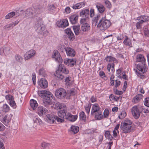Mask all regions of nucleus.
<instances>
[{
    "mask_svg": "<svg viewBox=\"0 0 149 149\" xmlns=\"http://www.w3.org/2000/svg\"><path fill=\"white\" fill-rule=\"evenodd\" d=\"M77 60L75 58H66L64 60V63L70 67H73L76 64Z\"/></svg>",
    "mask_w": 149,
    "mask_h": 149,
    "instance_id": "ddd939ff",
    "label": "nucleus"
},
{
    "mask_svg": "<svg viewBox=\"0 0 149 149\" xmlns=\"http://www.w3.org/2000/svg\"><path fill=\"white\" fill-rule=\"evenodd\" d=\"M143 95L141 94H138L137 95L133 98L132 100V102L135 103L138 102L141 99H142Z\"/></svg>",
    "mask_w": 149,
    "mask_h": 149,
    "instance_id": "cd10ccee",
    "label": "nucleus"
},
{
    "mask_svg": "<svg viewBox=\"0 0 149 149\" xmlns=\"http://www.w3.org/2000/svg\"><path fill=\"white\" fill-rule=\"evenodd\" d=\"M57 58V60H56V61H58L59 64H61L63 62V60L61 55H60V56H58Z\"/></svg>",
    "mask_w": 149,
    "mask_h": 149,
    "instance_id": "338daca9",
    "label": "nucleus"
},
{
    "mask_svg": "<svg viewBox=\"0 0 149 149\" xmlns=\"http://www.w3.org/2000/svg\"><path fill=\"white\" fill-rule=\"evenodd\" d=\"M11 119L10 118V116L8 115H6L3 118V123L6 125L8 124L10 122Z\"/></svg>",
    "mask_w": 149,
    "mask_h": 149,
    "instance_id": "7c9ffc66",
    "label": "nucleus"
},
{
    "mask_svg": "<svg viewBox=\"0 0 149 149\" xmlns=\"http://www.w3.org/2000/svg\"><path fill=\"white\" fill-rule=\"evenodd\" d=\"M126 112L125 111H122L118 117L120 119H122L126 116Z\"/></svg>",
    "mask_w": 149,
    "mask_h": 149,
    "instance_id": "de8ad7c7",
    "label": "nucleus"
},
{
    "mask_svg": "<svg viewBox=\"0 0 149 149\" xmlns=\"http://www.w3.org/2000/svg\"><path fill=\"white\" fill-rule=\"evenodd\" d=\"M15 59L16 61L21 64L23 63V58L21 56L18 54H16L15 55Z\"/></svg>",
    "mask_w": 149,
    "mask_h": 149,
    "instance_id": "2f4dec72",
    "label": "nucleus"
},
{
    "mask_svg": "<svg viewBox=\"0 0 149 149\" xmlns=\"http://www.w3.org/2000/svg\"><path fill=\"white\" fill-rule=\"evenodd\" d=\"M30 104L31 107L34 110H35L38 106V104L36 101L33 99L30 100Z\"/></svg>",
    "mask_w": 149,
    "mask_h": 149,
    "instance_id": "393cba45",
    "label": "nucleus"
},
{
    "mask_svg": "<svg viewBox=\"0 0 149 149\" xmlns=\"http://www.w3.org/2000/svg\"><path fill=\"white\" fill-rule=\"evenodd\" d=\"M49 92L45 90H42L41 91H38V94L42 98H43L45 97L47 94L49 93Z\"/></svg>",
    "mask_w": 149,
    "mask_h": 149,
    "instance_id": "473e14b6",
    "label": "nucleus"
},
{
    "mask_svg": "<svg viewBox=\"0 0 149 149\" xmlns=\"http://www.w3.org/2000/svg\"><path fill=\"white\" fill-rule=\"evenodd\" d=\"M102 111L101 110V108L98 104L95 103L93 105L91 115L92 116H94L96 120H99L102 119Z\"/></svg>",
    "mask_w": 149,
    "mask_h": 149,
    "instance_id": "f257e3e1",
    "label": "nucleus"
},
{
    "mask_svg": "<svg viewBox=\"0 0 149 149\" xmlns=\"http://www.w3.org/2000/svg\"><path fill=\"white\" fill-rule=\"evenodd\" d=\"M25 14L28 16H33V15L32 10L30 9H28L26 10L25 12Z\"/></svg>",
    "mask_w": 149,
    "mask_h": 149,
    "instance_id": "8fccbe9b",
    "label": "nucleus"
},
{
    "mask_svg": "<svg viewBox=\"0 0 149 149\" xmlns=\"http://www.w3.org/2000/svg\"><path fill=\"white\" fill-rule=\"evenodd\" d=\"M54 116L51 114H47L45 116V118L47 122L50 123H54L55 122Z\"/></svg>",
    "mask_w": 149,
    "mask_h": 149,
    "instance_id": "aec40b11",
    "label": "nucleus"
},
{
    "mask_svg": "<svg viewBox=\"0 0 149 149\" xmlns=\"http://www.w3.org/2000/svg\"><path fill=\"white\" fill-rule=\"evenodd\" d=\"M79 118L80 120L84 121V122L86 121V116L84 111H81L79 113Z\"/></svg>",
    "mask_w": 149,
    "mask_h": 149,
    "instance_id": "c9c22d12",
    "label": "nucleus"
},
{
    "mask_svg": "<svg viewBox=\"0 0 149 149\" xmlns=\"http://www.w3.org/2000/svg\"><path fill=\"white\" fill-rule=\"evenodd\" d=\"M136 61L139 63L146 62V59L143 55L140 54L137 56Z\"/></svg>",
    "mask_w": 149,
    "mask_h": 149,
    "instance_id": "bb28decb",
    "label": "nucleus"
},
{
    "mask_svg": "<svg viewBox=\"0 0 149 149\" xmlns=\"http://www.w3.org/2000/svg\"><path fill=\"white\" fill-rule=\"evenodd\" d=\"M149 19V17L147 16L143 15L140 17V20L143 23L146 22L148 21Z\"/></svg>",
    "mask_w": 149,
    "mask_h": 149,
    "instance_id": "58836bf2",
    "label": "nucleus"
},
{
    "mask_svg": "<svg viewBox=\"0 0 149 149\" xmlns=\"http://www.w3.org/2000/svg\"><path fill=\"white\" fill-rule=\"evenodd\" d=\"M125 39L123 42V43L126 46H128L130 47H132L131 40L126 35H125Z\"/></svg>",
    "mask_w": 149,
    "mask_h": 149,
    "instance_id": "5701e85b",
    "label": "nucleus"
},
{
    "mask_svg": "<svg viewBox=\"0 0 149 149\" xmlns=\"http://www.w3.org/2000/svg\"><path fill=\"white\" fill-rule=\"evenodd\" d=\"M134 70H135V72L137 75L139 77H140V78L141 79H142L146 77V76L145 75L142 74L141 73H140L137 70H135L134 69Z\"/></svg>",
    "mask_w": 149,
    "mask_h": 149,
    "instance_id": "09e8293b",
    "label": "nucleus"
},
{
    "mask_svg": "<svg viewBox=\"0 0 149 149\" xmlns=\"http://www.w3.org/2000/svg\"><path fill=\"white\" fill-rule=\"evenodd\" d=\"M105 3L106 5V6L107 8H111V5L110 2L109 1H105Z\"/></svg>",
    "mask_w": 149,
    "mask_h": 149,
    "instance_id": "774afa93",
    "label": "nucleus"
},
{
    "mask_svg": "<svg viewBox=\"0 0 149 149\" xmlns=\"http://www.w3.org/2000/svg\"><path fill=\"white\" fill-rule=\"evenodd\" d=\"M36 52L33 49H31L26 52L24 54V59L27 60L35 56Z\"/></svg>",
    "mask_w": 149,
    "mask_h": 149,
    "instance_id": "4468645a",
    "label": "nucleus"
},
{
    "mask_svg": "<svg viewBox=\"0 0 149 149\" xmlns=\"http://www.w3.org/2000/svg\"><path fill=\"white\" fill-rule=\"evenodd\" d=\"M10 109L9 107L7 104H5L3 105V112H8L9 111Z\"/></svg>",
    "mask_w": 149,
    "mask_h": 149,
    "instance_id": "49530a36",
    "label": "nucleus"
},
{
    "mask_svg": "<svg viewBox=\"0 0 149 149\" xmlns=\"http://www.w3.org/2000/svg\"><path fill=\"white\" fill-rule=\"evenodd\" d=\"M37 111L38 114L40 116L45 115L48 112L47 109L42 106L38 107Z\"/></svg>",
    "mask_w": 149,
    "mask_h": 149,
    "instance_id": "f3484780",
    "label": "nucleus"
},
{
    "mask_svg": "<svg viewBox=\"0 0 149 149\" xmlns=\"http://www.w3.org/2000/svg\"><path fill=\"white\" fill-rule=\"evenodd\" d=\"M59 56H60V54L58 51L57 50L54 51L52 56V57L55 58V60H57V58Z\"/></svg>",
    "mask_w": 149,
    "mask_h": 149,
    "instance_id": "37998d69",
    "label": "nucleus"
},
{
    "mask_svg": "<svg viewBox=\"0 0 149 149\" xmlns=\"http://www.w3.org/2000/svg\"><path fill=\"white\" fill-rule=\"evenodd\" d=\"M122 124V123H121L120 128L123 133H129L134 130V126L133 125H127L126 123H124L123 125Z\"/></svg>",
    "mask_w": 149,
    "mask_h": 149,
    "instance_id": "423d86ee",
    "label": "nucleus"
},
{
    "mask_svg": "<svg viewBox=\"0 0 149 149\" xmlns=\"http://www.w3.org/2000/svg\"><path fill=\"white\" fill-rule=\"evenodd\" d=\"M66 48L65 46L64 45H60L58 46V50L61 52L62 53H64V50L65 51V49Z\"/></svg>",
    "mask_w": 149,
    "mask_h": 149,
    "instance_id": "e433bc0d",
    "label": "nucleus"
},
{
    "mask_svg": "<svg viewBox=\"0 0 149 149\" xmlns=\"http://www.w3.org/2000/svg\"><path fill=\"white\" fill-rule=\"evenodd\" d=\"M141 106H134L132 108L131 111L134 118L135 119H138L141 113Z\"/></svg>",
    "mask_w": 149,
    "mask_h": 149,
    "instance_id": "0eeeda50",
    "label": "nucleus"
},
{
    "mask_svg": "<svg viewBox=\"0 0 149 149\" xmlns=\"http://www.w3.org/2000/svg\"><path fill=\"white\" fill-rule=\"evenodd\" d=\"M63 20H59L56 22L57 25L59 27L63 28Z\"/></svg>",
    "mask_w": 149,
    "mask_h": 149,
    "instance_id": "5fc2aeb1",
    "label": "nucleus"
},
{
    "mask_svg": "<svg viewBox=\"0 0 149 149\" xmlns=\"http://www.w3.org/2000/svg\"><path fill=\"white\" fill-rule=\"evenodd\" d=\"M34 28L36 31L40 34H42L43 36L48 33V31L46 29L45 26L43 24L41 25L39 22L36 23Z\"/></svg>",
    "mask_w": 149,
    "mask_h": 149,
    "instance_id": "39448f33",
    "label": "nucleus"
},
{
    "mask_svg": "<svg viewBox=\"0 0 149 149\" xmlns=\"http://www.w3.org/2000/svg\"><path fill=\"white\" fill-rule=\"evenodd\" d=\"M103 114L104 115H102V117H102H102L101 118L102 119L105 118H107L108 117L109 114V110L107 109H106L104 112Z\"/></svg>",
    "mask_w": 149,
    "mask_h": 149,
    "instance_id": "ea45409f",
    "label": "nucleus"
},
{
    "mask_svg": "<svg viewBox=\"0 0 149 149\" xmlns=\"http://www.w3.org/2000/svg\"><path fill=\"white\" fill-rule=\"evenodd\" d=\"M36 10L37 11V13L39 14L43 11L44 10V8L42 6H39L36 8Z\"/></svg>",
    "mask_w": 149,
    "mask_h": 149,
    "instance_id": "79ce46f5",
    "label": "nucleus"
},
{
    "mask_svg": "<svg viewBox=\"0 0 149 149\" xmlns=\"http://www.w3.org/2000/svg\"><path fill=\"white\" fill-rule=\"evenodd\" d=\"M48 10L50 12H53L55 10L56 7L53 4L49 5L47 7Z\"/></svg>",
    "mask_w": 149,
    "mask_h": 149,
    "instance_id": "a19ab883",
    "label": "nucleus"
},
{
    "mask_svg": "<svg viewBox=\"0 0 149 149\" xmlns=\"http://www.w3.org/2000/svg\"><path fill=\"white\" fill-rule=\"evenodd\" d=\"M144 34L146 36H148L149 35V27L145 28L144 30Z\"/></svg>",
    "mask_w": 149,
    "mask_h": 149,
    "instance_id": "e2e57ef3",
    "label": "nucleus"
},
{
    "mask_svg": "<svg viewBox=\"0 0 149 149\" xmlns=\"http://www.w3.org/2000/svg\"><path fill=\"white\" fill-rule=\"evenodd\" d=\"M85 107V109L86 112L89 114L90 112V108L91 106V103H89L88 104V105H86Z\"/></svg>",
    "mask_w": 149,
    "mask_h": 149,
    "instance_id": "3c124183",
    "label": "nucleus"
},
{
    "mask_svg": "<svg viewBox=\"0 0 149 149\" xmlns=\"http://www.w3.org/2000/svg\"><path fill=\"white\" fill-rule=\"evenodd\" d=\"M63 27L65 28L66 26H68L69 25V23L68 21V20L67 19H63Z\"/></svg>",
    "mask_w": 149,
    "mask_h": 149,
    "instance_id": "603ef678",
    "label": "nucleus"
},
{
    "mask_svg": "<svg viewBox=\"0 0 149 149\" xmlns=\"http://www.w3.org/2000/svg\"><path fill=\"white\" fill-rule=\"evenodd\" d=\"M136 68L143 74L145 73L148 70V67L146 64V62H140L137 64Z\"/></svg>",
    "mask_w": 149,
    "mask_h": 149,
    "instance_id": "9d476101",
    "label": "nucleus"
},
{
    "mask_svg": "<svg viewBox=\"0 0 149 149\" xmlns=\"http://www.w3.org/2000/svg\"><path fill=\"white\" fill-rule=\"evenodd\" d=\"M78 16L76 14H74L71 15L69 17V19L72 24H76L78 21Z\"/></svg>",
    "mask_w": 149,
    "mask_h": 149,
    "instance_id": "6ab92c4d",
    "label": "nucleus"
},
{
    "mask_svg": "<svg viewBox=\"0 0 149 149\" xmlns=\"http://www.w3.org/2000/svg\"><path fill=\"white\" fill-rule=\"evenodd\" d=\"M74 32L76 35H78L80 33L81 30H80V27L79 25H74L72 26Z\"/></svg>",
    "mask_w": 149,
    "mask_h": 149,
    "instance_id": "c756f323",
    "label": "nucleus"
},
{
    "mask_svg": "<svg viewBox=\"0 0 149 149\" xmlns=\"http://www.w3.org/2000/svg\"><path fill=\"white\" fill-rule=\"evenodd\" d=\"M90 26L87 23H85L82 24L81 27V30L83 32H88L90 29Z\"/></svg>",
    "mask_w": 149,
    "mask_h": 149,
    "instance_id": "4be33fe9",
    "label": "nucleus"
},
{
    "mask_svg": "<svg viewBox=\"0 0 149 149\" xmlns=\"http://www.w3.org/2000/svg\"><path fill=\"white\" fill-rule=\"evenodd\" d=\"M34 123H36L39 125H41L42 124V121L40 119L36 117L33 119Z\"/></svg>",
    "mask_w": 149,
    "mask_h": 149,
    "instance_id": "4c0bfd02",
    "label": "nucleus"
},
{
    "mask_svg": "<svg viewBox=\"0 0 149 149\" xmlns=\"http://www.w3.org/2000/svg\"><path fill=\"white\" fill-rule=\"evenodd\" d=\"M10 48L9 47H3L0 49V54L3 55L9 54L10 52Z\"/></svg>",
    "mask_w": 149,
    "mask_h": 149,
    "instance_id": "a211bd4d",
    "label": "nucleus"
},
{
    "mask_svg": "<svg viewBox=\"0 0 149 149\" xmlns=\"http://www.w3.org/2000/svg\"><path fill=\"white\" fill-rule=\"evenodd\" d=\"M65 32L66 34L69 39L73 41L75 39L74 35L70 28H68L65 30Z\"/></svg>",
    "mask_w": 149,
    "mask_h": 149,
    "instance_id": "2eb2a0df",
    "label": "nucleus"
},
{
    "mask_svg": "<svg viewBox=\"0 0 149 149\" xmlns=\"http://www.w3.org/2000/svg\"><path fill=\"white\" fill-rule=\"evenodd\" d=\"M69 70L66 69L65 67L63 64H60L58 70L56 71L55 75L59 80H62L64 78V76L61 73L67 74L69 73Z\"/></svg>",
    "mask_w": 149,
    "mask_h": 149,
    "instance_id": "f03ea898",
    "label": "nucleus"
},
{
    "mask_svg": "<svg viewBox=\"0 0 149 149\" xmlns=\"http://www.w3.org/2000/svg\"><path fill=\"white\" fill-rule=\"evenodd\" d=\"M10 104L13 108H16V105L15 101L13 100H11L10 102Z\"/></svg>",
    "mask_w": 149,
    "mask_h": 149,
    "instance_id": "6e6d98bb",
    "label": "nucleus"
},
{
    "mask_svg": "<svg viewBox=\"0 0 149 149\" xmlns=\"http://www.w3.org/2000/svg\"><path fill=\"white\" fill-rule=\"evenodd\" d=\"M15 15V12H12L8 13L5 17L6 19H7L12 18Z\"/></svg>",
    "mask_w": 149,
    "mask_h": 149,
    "instance_id": "c03bdc74",
    "label": "nucleus"
},
{
    "mask_svg": "<svg viewBox=\"0 0 149 149\" xmlns=\"http://www.w3.org/2000/svg\"><path fill=\"white\" fill-rule=\"evenodd\" d=\"M49 146V144L45 142H43L41 144V146L44 149H45L47 148H48Z\"/></svg>",
    "mask_w": 149,
    "mask_h": 149,
    "instance_id": "052dcab7",
    "label": "nucleus"
},
{
    "mask_svg": "<svg viewBox=\"0 0 149 149\" xmlns=\"http://www.w3.org/2000/svg\"><path fill=\"white\" fill-rule=\"evenodd\" d=\"M100 15L99 14H97L96 16L93 18V22L95 23V24L97 22L98 20L100 18Z\"/></svg>",
    "mask_w": 149,
    "mask_h": 149,
    "instance_id": "13d9d810",
    "label": "nucleus"
},
{
    "mask_svg": "<svg viewBox=\"0 0 149 149\" xmlns=\"http://www.w3.org/2000/svg\"><path fill=\"white\" fill-rule=\"evenodd\" d=\"M38 85L42 88H47L48 86V83L46 79L44 78H42L38 80Z\"/></svg>",
    "mask_w": 149,
    "mask_h": 149,
    "instance_id": "f8f14e48",
    "label": "nucleus"
},
{
    "mask_svg": "<svg viewBox=\"0 0 149 149\" xmlns=\"http://www.w3.org/2000/svg\"><path fill=\"white\" fill-rule=\"evenodd\" d=\"M55 95L60 99H64L66 97L67 92L64 88H60L57 89L55 91Z\"/></svg>",
    "mask_w": 149,
    "mask_h": 149,
    "instance_id": "6e6552de",
    "label": "nucleus"
},
{
    "mask_svg": "<svg viewBox=\"0 0 149 149\" xmlns=\"http://www.w3.org/2000/svg\"><path fill=\"white\" fill-rule=\"evenodd\" d=\"M45 70L44 68H40L39 71V74L40 75H44L45 73Z\"/></svg>",
    "mask_w": 149,
    "mask_h": 149,
    "instance_id": "bf43d9fd",
    "label": "nucleus"
},
{
    "mask_svg": "<svg viewBox=\"0 0 149 149\" xmlns=\"http://www.w3.org/2000/svg\"><path fill=\"white\" fill-rule=\"evenodd\" d=\"M143 23L140 20L136 22V26L137 29H140L142 28V24Z\"/></svg>",
    "mask_w": 149,
    "mask_h": 149,
    "instance_id": "a18cd8bd",
    "label": "nucleus"
},
{
    "mask_svg": "<svg viewBox=\"0 0 149 149\" xmlns=\"http://www.w3.org/2000/svg\"><path fill=\"white\" fill-rule=\"evenodd\" d=\"M43 105L47 108L53 103V100H55V98L53 97V95L50 92L43 98Z\"/></svg>",
    "mask_w": 149,
    "mask_h": 149,
    "instance_id": "20e7f679",
    "label": "nucleus"
},
{
    "mask_svg": "<svg viewBox=\"0 0 149 149\" xmlns=\"http://www.w3.org/2000/svg\"><path fill=\"white\" fill-rule=\"evenodd\" d=\"M65 52L67 56L71 57H74L76 54L75 50L70 47H66L65 49Z\"/></svg>",
    "mask_w": 149,
    "mask_h": 149,
    "instance_id": "dca6fc26",
    "label": "nucleus"
},
{
    "mask_svg": "<svg viewBox=\"0 0 149 149\" xmlns=\"http://www.w3.org/2000/svg\"><path fill=\"white\" fill-rule=\"evenodd\" d=\"M111 25L110 21L105 19V17H102L100 20L97 25V27L100 30H104L108 28Z\"/></svg>",
    "mask_w": 149,
    "mask_h": 149,
    "instance_id": "7ed1b4c3",
    "label": "nucleus"
},
{
    "mask_svg": "<svg viewBox=\"0 0 149 149\" xmlns=\"http://www.w3.org/2000/svg\"><path fill=\"white\" fill-rule=\"evenodd\" d=\"M58 116H54L55 118V120L59 123H62L64 122V119H65V110H60L58 113Z\"/></svg>",
    "mask_w": 149,
    "mask_h": 149,
    "instance_id": "1a4fd4ad",
    "label": "nucleus"
},
{
    "mask_svg": "<svg viewBox=\"0 0 149 149\" xmlns=\"http://www.w3.org/2000/svg\"><path fill=\"white\" fill-rule=\"evenodd\" d=\"M141 113L142 112H144L146 113H149V109H148V108L147 109L144 108L143 106H141Z\"/></svg>",
    "mask_w": 149,
    "mask_h": 149,
    "instance_id": "4d7b16f0",
    "label": "nucleus"
},
{
    "mask_svg": "<svg viewBox=\"0 0 149 149\" xmlns=\"http://www.w3.org/2000/svg\"><path fill=\"white\" fill-rule=\"evenodd\" d=\"M125 123H126L127 124V125H133V124H132V123L131 121L127 119H126L125 120L124 122H122L121 123H122V125H124V124Z\"/></svg>",
    "mask_w": 149,
    "mask_h": 149,
    "instance_id": "864d4df0",
    "label": "nucleus"
},
{
    "mask_svg": "<svg viewBox=\"0 0 149 149\" xmlns=\"http://www.w3.org/2000/svg\"><path fill=\"white\" fill-rule=\"evenodd\" d=\"M85 4L83 2H81L80 3H78L75 5H74L72 6V8L74 9H79L84 6Z\"/></svg>",
    "mask_w": 149,
    "mask_h": 149,
    "instance_id": "c85d7f7f",
    "label": "nucleus"
},
{
    "mask_svg": "<svg viewBox=\"0 0 149 149\" xmlns=\"http://www.w3.org/2000/svg\"><path fill=\"white\" fill-rule=\"evenodd\" d=\"M32 76L33 84L34 85H35L36 84V76L35 73H33Z\"/></svg>",
    "mask_w": 149,
    "mask_h": 149,
    "instance_id": "0e129e2a",
    "label": "nucleus"
},
{
    "mask_svg": "<svg viewBox=\"0 0 149 149\" xmlns=\"http://www.w3.org/2000/svg\"><path fill=\"white\" fill-rule=\"evenodd\" d=\"M89 10L88 9H85L82 10L80 13V15L82 17H86V18H88Z\"/></svg>",
    "mask_w": 149,
    "mask_h": 149,
    "instance_id": "412c9836",
    "label": "nucleus"
},
{
    "mask_svg": "<svg viewBox=\"0 0 149 149\" xmlns=\"http://www.w3.org/2000/svg\"><path fill=\"white\" fill-rule=\"evenodd\" d=\"M65 119H68L71 122H74L77 119V115H73L71 114L68 112L67 111L65 110Z\"/></svg>",
    "mask_w": 149,
    "mask_h": 149,
    "instance_id": "9b49d317",
    "label": "nucleus"
},
{
    "mask_svg": "<svg viewBox=\"0 0 149 149\" xmlns=\"http://www.w3.org/2000/svg\"><path fill=\"white\" fill-rule=\"evenodd\" d=\"M96 7L100 13H102L104 11L105 8L102 4L100 3H97L96 5Z\"/></svg>",
    "mask_w": 149,
    "mask_h": 149,
    "instance_id": "b1692460",
    "label": "nucleus"
},
{
    "mask_svg": "<svg viewBox=\"0 0 149 149\" xmlns=\"http://www.w3.org/2000/svg\"><path fill=\"white\" fill-rule=\"evenodd\" d=\"M104 60L107 62H111L113 61V62L118 63L117 60L115 58L111 56H107L105 57Z\"/></svg>",
    "mask_w": 149,
    "mask_h": 149,
    "instance_id": "a878e982",
    "label": "nucleus"
},
{
    "mask_svg": "<svg viewBox=\"0 0 149 149\" xmlns=\"http://www.w3.org/2000/svg\"><path fill=\"white\" fill-rule=\"evenodd\" d=\"M104 135L106 138L109 139L110 141L112 140L113 139V137L110 134V131H106L105 132Z\"/></svg>",
    "mask_w": 149,
    "mask_h": 149,
    "instance_id": "72a5a7b5",
    "label": "nucleus"
},
{
    "mask_svg": "<svg viewBox=\"0 0 149 149\" xmlns=\"http://www.w3.org/2000/svg\"><path fill=\"white\" fill-rule=\"evenodd\" d=\"M67 94H70V96H74L75 95V92L74 91L70 90L69 91H67Z\"/></svg>",
    "mask_w": 149,
    "mask_h": 149,
    "instance_id": "69168bd1",
    "label": "nucleus"
},
{
    "mask_svg": "<svg viewBox=\"0 0 149 149\" xmlns=\"http://www.w3.org/2000/svg\"><path fill=\"white\" fill-rule=\"evenodd\" d=\"M71 131L74 133V134L77 133L79 130V127L78 126L72 125L70 127Z\"/></svg>",
    "mask_w": 149,
    "mask_h": 149,
    "instance_id": "f704fd0d",
    "label": "nucleus"
},
{
    "mask_svg": "<svg viewBox=\"0 0 149 149\" xmlns=\"http://www.w3.org/2000/svg\"><path fill=\"white\" fill-rule=\"evenodd\" d=\"M144 103L146 106L149 107V97H147L145 98Z\"/></svg>",
    "mask_w": 149,
    "mask_h": 149,
    "instance_id": "680f3d73",
    "label": "nucleus"
}]
</instances>
